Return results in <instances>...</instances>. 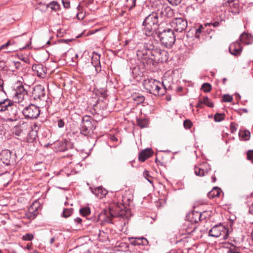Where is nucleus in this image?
Wrapping results in <instances>:
<instances>
[{"label":"nucleus","instance_id":"nucleus-1","mask_svg":"<svg viewBox=\"0 0 253 253\" xmlns=\"http://www.w3.org/2000/svg\"><path fill=\"white\" fill-rule=\"evenodd\" d=\"M158 13L152 12L147 16L143 22V33L147 36H154L159 28Z\"/></svg>","mask_w":253,"mask_h":253},{"label":"nucleus","instance_id":"nucleus-2","mask_svg":"<svg viewBox=\"0 0 253 253\" xmlns=\"http://www.w3.org/2000/svg\"><path fill=\"white\" fill-rule=\"evenodd\" d=\"M0 112H4L7 121H17L16 111L14 103L9 99H5L0 102Z\"/></svg>","mask_w":253,"mask_h":253},{"label":"nucleus","instance_id":"nucleus-3","mask_svg":"<svg viewBox=\"0 0 253 253\" xmlns=\"http://www.w3.org/2000/svg\"><path fill=\"white\" fill-rule=\"evenodd\" d=\"M144 86L147 92L156 96L164 95L166 92L164 83L162 84L160 82L152 79L145 80Z\"/></svg>","mask_w":253,"mask_h":253},{"label":"nucleus","instance_id":"nucleus-4","mask_svg":"<svg viewBox=\"0 0 253 253\" xmlns=\"http://www.w3.org/2000/svg\"><path fill=\"white\" fill-rule=\"evenodd\" d=\"M157 34L162 44L166 47H171L175 42V36L173 31L171 29L168 28L163 31H158Z\"/></svg>","mask_w":253,"mask_h":253},{"label":"nucleus","instance_id":"nucleus-5","mask_svg":"<svg viewBox=\"0 0 253 253\" xmlns=\"http://www.w3.org/2000/svg\"><path fill=\"white\" fill-rule=\"evenodd\" d=\"M156 47L152 41H149L145 42L143 44V48L142 50H138L137 55L138 58H141L143 64L146 62H148V59L156 49Z\"/></svg>","mask_w":253,"mask_h":253},{"label":"nucleus","instance_id":"nucleus-6","mask_svg":"<svg viewBox=\"0 0 253 253\" xmlns=\"http://www.w3.org/2000/svg\"><path fill=\"white\" fill-rule=\"evenodd\" d=\"M168 52L164 50L157 47L148 59V61L157 63H164L168 61Z\"/></svg>","mask_w":253,"mask_h":253},{"label":"nucleus","instance_id":"nucleus-7","mask_svg":"<svg viewBox=\"0 0 253 253\" xmlns=\"http://www.w3.org/2000/svg\"><path fill=\"white\" fill-rule=\"evenodd\" d=\"M209 235L213 237H221L225 240L228 237V229L221 224L214 226L209 232Z\"/></svg>","mask_w":253,"mask_h":253},{"label":"nucleus","instance_id":"nucleus-8","mask_svg":"<svg viewBox=\"0 0 253 253\" xmlns=\"http://www.w3.org/2000/svg\"><path fill=\"white\" fill-rule=\"evenodd\" d=\"M22 113L26 119H37L40 114V109L38 106L31 104L26 106L22 110Z\"/></svg>","mask_w":253,"mask_h":253},{"label":"nucleus","instance_id":"nucleus-9","mask_svg":"<svg viewBox=\"0 0 253 253\" xmlns=\"http://www.w3.org/2000/svg\"><path fill=\"white\" fill-rule=\"evenodd\" d=\"M171 25L176 32L181 33L186 29L187 21L182 18H176L172 20Z\"/></svg>","mask_w":253,"mask_h":253},{"label":"nucleus","instance_id":"nucleus-10","mask_svg":"<svg viewBox=\"0 0 253 253\" xmlns=\"http://www.w3.org/2000/svg\"><path fill=\"white\" fill-rule=\"evenodd\" d=\"M93 126L91 121L89 120L83 119L81 126V133L84 135H87L89 132L93 130Z\"/></svg>","mask_w":253,"mask_h":253},{"label":"nucleus","instance_id":"nucleus-11","mask_svg":"<svg viewBox=\"0 0 253 253\" xmlns=\"http://www.w3.org/2000/svg\"><path fill=\"white\" fill-rule=\"evenodd\" d=\"M32 96L35 100L38 99L41 100L45 96L44 87L40 84L36 85L33 88Z\"/></svg>","mask_w":253,"mask_h":253},{"label":"nucleus","instance_id":"nucleus-12","mask_svg":"<svg viewBox=\"0 0 253 253\" xmlns=\"http://www.w3.org/2000/svg\"><path fill=\"white\" fill-rule=\"evenodd\" d=\"M243 47L239 41L232 43L229 47L230 53L234 56H239L242 51Z\"/></svg>","mask_w":253,"mask_h":253},{"label":"nucleus","instance_id":"nucleus-13","mask_svg":"<svg viewBox=\"0 0 253 253\" xmlns=\"http://www.w3.org/2000/svg\"><path fill=\"white\" fill-rule=\"evenodd\" d=\"M128 241L133 246H147L148 244L147 239L143 237H129Z\"/></svg>","mask_w":253,"mask_h":253},{"label":"nucleus","instance_id":"nucleus-14","mask_svg":"<svg viewBox=\"0 0 253 253\" xmlns=\"http://www.w3.org/2000/svg\"><path fill=\"white\" fill-rule=\"evenodd\" d=\"M100 55L96 52H93L91 58V64L95 68L97 73H99L101 70L100 65Z\"/></svg>","mask_w":253,"mask_h":253},{"label":"nucleus","instance_id":"nucleus-15","mask_svg":"<svg viewBox=\"0 0 253 253\" xmlns=\"http://www.w3.org/2000/svg\"><path fill=\"white\" fill-rule=\"evenodd\" d=\"M11 159V153L7 150L2 151L0 153V160L5 165L10 164Z\"/></svg>","mask_w":253,"mask_h":253},{"label":"nucleus","instance_id":"nucleus-16","mask_svg":"<svg viewBox=\"0 0 253 253\" xmlns=\"http://www.w3.org/2000/svg\"><path fill=\"white\" fill-rule=\"evenodd\" d=\"M153 154L152 149L150 148H146L141 151L139 153L138 159L141 162H144L146 159L150 158Z\"/></svg>","mask_w":253,"mask_h":253},{"label":"nucleus","instance_id":"nucleus-17","mask_svg":"<svg viewBox=\"0 0 253 253\" xmlns=\"http://www.w3.org/2000/svg\"><path fill=\"white\" fill-rule=\"evenodd\" d=\"M39 206L37 204H33L28 209L27 216L31 219H34L38 215V209Z\"/></svg>","mask_w":253,"mask_h":253},{"label":"nucleus","instance_id":"nucleus-18","mask_svg":"<svg viewBox=\"0 0 253 253\" xmlns=\"http://www.w3.org/2000/svg\"><path fill=\"white\" fill-rule=\"evenodd\" d=\"M253 41L252 36L250 34L244 33L241 35L239 41L246 44H251Z\"/></svg>","mask_w":253,"mask_h":253},{"label":"nucleus","instance_id":"nucleus-19","mask_svg":"<svg viewBox=\"0 0 253 253\" xmlns=\"http://www.w3.org/2000/svg\"><path fill=\"white\" fill-rule=\"evenodd\" d=\"M26 98H27V94H17L14 93L13 95V99L15 102H17L19 104H21V105L23 106L25 100Z\"/></svg>","mask_w":253,"mask_h":253},{"label":"nucleus","instance_id":"nucleus-20","mask_svg":"<svg viewBox=\"0 0 253 253\" xmlns=\"http://www.w3.org/2000/svg\"><path fill=\"white\" fill-rule=\"evenodd\" d=\"M221 190L218 187H214L211 191L208 193V197L210 199H213L218 197L220 194Z\"/></svg>","mask_w":253,"mask_h":253},{"label":"nucleus","instance_id":"nucleus-21","mask_svg":"<svg viewBox=\"0 0 253 253\" xmlns=\"http://www.w3.org/2000/svg\"><path fill=\"white\" fill-rule=\"evenodd\" d=\"M25 128L26 125L24 124L22 125L17 126L13 128V133L15 135L20 136L23 133Z\"/></svg>","mask_w":253,"mask_h":253},{"label":"nucleus","instance_id":"nucleus-22","mask_svg":"<svg viewBox=\"0 0 253 253\" xmlns=\"http://www.w3.org/2000/svg\"><path fill=\"white\" fill-rule=\"evenodd\" d=\"M33 69L34 71H36L38 76L43 78L45 73L43 70V67L41 65H38L35 66H33Z\"/></svg>","mask_w":253,"mask_h":253},{"label":"nucleus","instance_id":"nucleus-23","mask_svg":"<svg viewBox=\"0 0 253 253\" xmlns=\"http://www.w3.org/2000/svg\"><path fill=\"white\" fill-rule=\"evenodd\" d=\"M237 0H224L223 5L226 7H234L235 8L238 7V3Z\"/></svg>","mask_w":253,"mask_h":253},{"label":"nucleus","instance_id":"nucleus-24","mask_svg":"<svg viewBox=\"0 0 253 253\" xmlns=\"http://www.w3.org/2000/svg\"><path fill=\"white\" fill-rule=\"evenodd\" d=\"M14 93L27 94V91L22 84L21 83L16 86L14 91Z\"/></svg>","mask_w":253,"mask_h":253},{"label":"nucleus","instance_id":"nucleus-25","mask_svg":"<svg viewBox=\"0 0 253 253\" xmlns=\"http://www.w3.org/2000/svg\"><path fill=\"white\" fill-rule=\"evenodd\" d=\"M93 193L100 198L105 196L107 194L106 191L100 187L95 188Z\"/></svg>","mask_w":253,"mask_h":253},{"label":"nucleus","instance_id":"nucleus-26","mask_svg":"<svg viewBox=\"0 0 253 253\" xmlns=\"http://www.w3.org/2000/svg\"><path fill=\"white\" fill-rule=\"evenodd\" d=\"M137 124L141 128L146 127L148 125V121L146 119H137Z\"/></svg>","mask_w":253,"mask_h":253},{"label":"nucleus","instance_id":"nucleus-27","mask_svg":"<svg viewBox=\"0 0 253 253\" xmlns=\"http://www.w3.org/2000/svg\"><path fill=\"white\" fill-rule=\"evenodd\" d=\"M194 172L196 175L199 176H203L205 175L206 173H207L208 172V171L204 170L201 168L195 167V169H194Z\"/></svg>","mask_w":253,"mask_h":253},{"label":"nucleus","instance_id":"nucleus-28","mask_svg":"<svg viewBox=\"0 0 253 253\" xmlns=\"http://www.w3.org/2000/svg\"><path fill=\"white\" fill-rule=\"evenodd\" d=\"M239 135L244 140H247L250 138V132L249 130H240Z\"/></svg>","mask_w":253,"mask_h":253},{"label":"nucleus","instance_id":"nucleus-29","mask_svg":"<svg viewBox=\"0 0 253 253\" xmlns=\"http://www.w3.org/2000/svg\"><path fill=\"white\" fill-rule=\"evenodd\" d=\"M37 134L35 131L31 130L28 135L27 141L29 143L33 142L34 140L36 138Z\"/></svg>","mask_w":253,"mask_h":253},{"label":"nucleus","instance_id":"nucleus-30","mask_svg":"<svg viewBox=\"0 0 253 253\" xmlns=\"http://www.w3.org/2000/svg\"><path fill=\"white\" fill-rule=\"evenodd\" d=\"M80 212L84 216H86L90 213V210L89 207H86L81 208Z\"/></svg>","mask_w":253,"mask_h":253},{"label":"nucleus","instance_id":"nucleus-31","mask_svg":"<svg viewBox=\"0 0 253 253\" xmlns=\"http://www.w3.org/2000/svg\"><path fill=\"white\" fill-rule=\"evenodd\" d=\"M203 100V103L204 104H205L206 105H207V106H208L209 107H211V108L213 107V102L211 101V99H210L208 97H207V96L204 97Z\"/></svg>","mask_w":253,"mask_h":253},{"label":"nucleus","instance_id":"nucleus-32","mask_svg":"<svg viewBox=\"0 0 253 253\" xmlns=\"http://www.w3.org/2000/svg\"><path fill=\"white\" fill-rule=\"evenodd\" d=\"M73 209H64L62 212V216L65 218H67L70 216L73 213Z\"/></svg>","mask_w":253,"mask_h":253},{"label":"nucleus","instance_id":"nucleus-33","mask_svg":"<svg viewBox=\"0 0 253 253\" xmlns=\"http://www.w3.org/2000/svg\"><path fill=\"white\" fill-rule=\"evenodd\" d=\"M133 100L136 102V103L139 104L142 103L145 99L143 95H136L133 97Z\"/></svg>","mask_w":253,"mask_h":253},{"label":"nucleus","instance_id":"nucleus-34","mask_svg":"<svg viewBox=\"0 0 253 253\" xmlns=\"http://www.w3.org/2000/svg\"><path fill=\"white\" fill-rule=\"evenodd\" d=\"M143 176L150 183L152 184L153 183V178L150 176L149 172L148 170H145L144 171Z\"/></svg>","mask_w":253,"mask_h":253},{"label":"nucleus","instance_id":"nucleus-35","mask_svg":"<svg viewBox=\"0 0 253 253\" xmlns=\"http://www.w3.org/2000/svg\"><path fill=\"white\" fill-rule=\"evenodd\" d=\"M225 115L224 114L216 113L214 117V119L215 122H219L223 120L224 119Z\"/></svg>","mask_w":253,"mask_h":253},{"label":"nucleus","instance_id":"nucleus-36","mask_svg":"<svg viewBox=\"0 0 253 253\" xmlns=\"http://www.w3.org/2000/svg\"><path fill=\"white\" fill-rule=\"evenodd\" d=\"M106 216L108 218L107 221L110 222L112 218L115 216L113 211L110 208L109 211H107L105 213Z\"/></svg>","mask_w":253,"mask_h":253},{"label":"nucleus","instance_id":"nucleus-37","mask_svg":"<svg viewBox=\"0 0 253 253\" xmlns=\"http://www.w3.org/2000/svg\"><path fill=\"white\" fill-rule=\"evenodd\" d=\"M202 88L205 92H209L211 89V85L209 83H204L202 86Z\"/></svg>","mask_w":253,"mask_h":253},{"label":"nucleus","instance_id":"nucleus-38","mask_svg":"<svg viewBox=\"0 0 253 253\" xmlns=\"http://www.w3.org/2000/svg\"><path fill=\"white\" fill-rule=\"evenodd\" d=\"M228 253H242L240 252V250L239 248L234 246H232L229 249L228 251Z\"/></svg>","mask_w":253,"mask_h":253},{"label":"nucleus","instance_id":"nucleus-39","mask_svg":"<svg viewBox=\"0 0 253 253\" xmlns=\"http://www.w3.org/2000/svg\"><path fill=\"white\" fill-rule=\"evenodd\" d=\"M247 158L252 164L253 163V150H250L247 152Z\"/></svg>","mask_w":253,"mask_h":253},{"label":"nucleus","instance_id":"nucleus-40","mask_svg":"<svg viewBox=\"0 0 253 253\" xmlns=\"http://www.w3.org/2000/svg\"><path fill=\"white\" fill-rule=\"evenodd\" d=\"M183 125L186 129H189L193 125L192 122L190 120H186L184 121Z\"/></svg>","mask_w":253,"mask_h":253},{"label":"nucleus","instance_id":"nucleus-41","mask_svg":"<svg viewBox=\"0 0 253 253\" xmlns=\"http://www.w3.org/2000/svg\"><path fill=\"white\" fill-rule=\"evenodd\" d=\"M34 238L33 234L30 233H27L23 235L22 239L24 241H31Z\"/></svg>","mask_w":253,"mask_h":253},{"label":"nucleus","instance_id":"nucleus-42","mask_svg":"<svg viewBox=\"0 0 253 253\" xmlns=\"http://www.w3.org/2000/svg\"><path fill=\"white\" fill-rule=\"evenodd\" d=\"M232 100L233 97L229 94H224L223 96V100L224 102H230Z\"/></svg>","mask_w":253,"mask_h":253},{"label":"nucleus","instance_id":"nucleus-43","mask_svg":"<svg viewBox=\"0 0 253 253\" xmlns=\"http://www.w3.org/2000/svg\"><path fill=\"white\" fill-rule=\"evenodd\" d=\"M238 128V125L235 123H231L230 124V131L231 133H234L236 131Z\"/></svg>","mask_w":253,"mask_h":253},{"label":"nucleus","instance_id":"nucleus-44","mask_svg":"<svg viewBox=\"0 0 253 253\" xmlns=\"http://www.w3.org/2000/svg\"><path fill=\"white\" fill-rule=\"evenodd\" d=\"M11 64L15 67L16 70H20L22 67L21 63L19 61H13Z\"/></svg>","mask_w":253,"mask_h":253},{"label":"nucleus","instance_id":"nucleus-45","mask_svg":"<svg viewBox=\"0 0 253 253\" xmlns=\"http://www.w3.org/2000/svg\"><path fill=\"white\" fill-rule=\"evenodd\" d=\"M160 7L161 9H159L158 10V12L160 13L161 14H162L163 15H165L164 10H166L167 9L170 10V8L169 7H165L162 4H161L160 5Z\"/></svg>","mask_w":253,"mask_h":253},{"label":"nucleus","instance_id":"nucleus-46","mask_svg":"<svg viewBox=\"0 0 253 253\" xmlns=\"http://www.w3.org/2000/svg\"><path fill=\"white\" fill-rule=\"evenodd\" d=\"M172 5H178L182 0H167Z\"/></svg>","mask_w":253,"mask_h":253},{"label":"nucleus","instance_id":"nucleus-47","mask_svg":"<svg viewBox=\"0 0 253 253\" xmlns=\"http://www.w3.org/2000/svg\"><path fill=\"white\" fill-rule=\"evenodd\" d=\"M220 23L218 21H215L213 23H208L205 24V26H211V25L213 27H217L219 26Z\"/></svg>","mask_w":253,"mask_h":253},{"label":"nucleus","instance_id":"nucleus-48","mask_svg":"<svg viewBox=\"0 0 253 253\" xmlns=\"http://www.w3.org/2000/svg\"><path fill=\"white\" fill-rule=\"evenodd\" d=\"M64 7L66 8H69L70 7V1L68 0H62Z\"/></svg>","mask_w":253,"mask_h":253},{"label":"nucleus","instance_id":"nucleus-49","mask_svg":"<svg viewBox=\"0 0 253 253\" xmlns=\"http://www.w3.org/2000/svg\"><path fill=\"white\" fill-rule=\"evenodd\" d=\"M203 100L202 99H199L198 102L196 105V108H203Z\"/></svg>","mask_w":253,"mask_h":253},{"label":"nucleus","instance_id":"nucleus-50","mask_svg":"<svg viewBox=\"0 0 253 253\" xmlns=\"http://www.w3.org/2000/svg\"><path fill=\"white\" fill-rule=\"evenodd\" d=\"M65 123L63 120L59 119L58 120V126L60 128H62L64 127Z\"/></svg>","mask_w":253,"mask_h":253},{"label":"nucleus","instance_id":"nucleus-51","mask_svg":"<svg viewBox=\"0 0 253 253\" xmlns=\"http://www.w3.org/2000/svg\"><path fill=\"white\" fill-rule=\"evenodd\" d=\"M51 7L54 9H57L58 7V4L57 2L53 1L50 3Z\"/></svg>","mask_w":253,"mask_h":253},{"label":"nucleus","instance_id":"nucleus-52","mask_svg":"<svg viewBox=\"0 0 253 253\" xmlns=\"http://www.w3.org/2000/svg\"><path fill=\"white\" fill-rule=\"evenodd\" d=\"M6 67V63L3 61H0V70H4Z\"/></svg>","mask_w":253,"mask_h":253},{"label":"nucleus","instance_id":"nucleus-53","mask_svg":"<svg viewBox=\"0 0 253 253\" xmlns=\"http://www.w3.org/2000/svg\"><path fill=\"white\" fill-rule=\"evenodd\" d=\"M3 84H4L3 81L0 78V90L3 92H5L4 88H3Z\"/></svg>","mask_w":253,"mask_h":253},{"label":"nucleus","instance_id":"nucleus-54","mask_svg":"<svg viewBox=\"0 0 253 253\" xmlns=\"http://www.w3.org/2000/svg\"><path fill=\"white\" fill-rule=\"evenodd\" d=\"M204 28L202 26H200V27L196 30V34L201 33L203 32Z\"/></svg>","mask_w":253,"mask_h":253},{"label":"nucleus","instance_id":"nucleus-55","mask_svg":"<svg viewBox=\"0 0 253 253\" xmlns=\"http://www.w3.org/2000/svg\"><path fill=\"white\" fill-rule=\"evenodd\" d=\"M74 221L78 224H81L82 222V219L80 217H77V218H75Z\"/></svg>","mask_w":253,"mask_h":253},{"label":"nucleus","instance_id":"nucleus-56","mask_svg":"<svg viewBox=\"0 0 253 253\" xmlns=\"http://www.w3.org/2000/svg\"><path fill=\"white\" fill-rule=\"evenodd\" d=\"M14 43V42H12L11 40H9L7 41V42L5 43L6 45L8 47V46L12 45Z\"/></svg>","mask_w":253,"mask_h":253},{"label":"nucleus","instance_id":"nucleus-57","mask_svg":"<svg viewBox=\"0 0 253 253\" xmlns=\"http://www.w3.org/2000/svg\"><path fill=\"white\" fill-rule=\"evenodd\" d=\"M7 46L6 45V44H2L0 46V51L4 48H7Z\"/></svg>","mask_w":253,"mask_h":253},{"label":"nucleus","instance_id":"nucleus-58","mask_svg":"<svg viewBox=\"0 0 253 253\" xmlns=\"http://www.w3.org/2000/svg\"><path fill=\"white\" fill-rule=\"evenodd\" d=\"M249 211L250 213L253 214V202L251 207L250 208Z\"/></svg>","mask_w":253,"mask_h":253},{"label":"nucleus","instance_id":"nucleus-59","mask_svg":"<svg viewBox=\"0 0 253 253\" xmlns=\"http://www.w3.org/2000/svg\"><path fill=\"white\" fill-rule=\"evenodd\" d=\"M55 241V238L53 237L50 240V244H52Z\"/></svg>","mask_w":253,"mask_h":253},{"label":"nucleus","instance_id":"nucleus-60","mask_svg":"<svg viewBox=\"0 0 253 253\" xmlns=\"http://www.w3.org/2000/svg\"><path fill=\"white\" fill-rule=\"evenodd\" d=\"M226 81H227V79H226V78H223V79H222V83H223V84H225V83H226Z\"/></svg>","mask_w":253,"mask_h":253},{"label":"nucleus","instance_id":"nucleus-61","mask_svg":"<svg viewBox=\"0 0 253 253\" xmlns=\"http://www.w3.org/2000/svg\"><path fill=\"white\" fill-rule=\"evenodd\" d=\"M196 214H197V215L198 216H199V220H200V217H201V213H199V212H197Z\"/></svg>","mask_w":253,"mask_h":253},{"label":"nucleus","instance_id":"nucleus-62","mask_svg":"<svg viewBox=\"0 0 253 253\" xmlns=\"http://www.w3.org/2000/svg\"><path fill=\"white\" fill-rule=\"evenodd\" d=\"M28 46H29V44H27L26 46H24V47H22V49H25L26 48V47H27Z\"/></svg>","mask_w":253,"mask_h":253},{"label":"nucleus","instance_id":"nucleus-63","mask_svg":"<svg viewBox=\"0 0 253 253\" xmlns=\"http://www.w3.org/2000/svg\"><path fill=\"white\" fill-rule=\"evenodd\" d=\"M212 178L213 181V182H214V181H215V178L214 177H213H213H212Z\"/></svg>","mask_w":253,"mask_h":253},{"label":"nucleus","instance_id":"nucleus-64","mask_svg":"<svg viewBox=\"0 0 253 253\" xmlns=\"http://www.w3.org/2000/svg\"><path fill=\"white\" fill-rule=\"evenodd\" d=\"M31 253H38V252L37 251H34L33 252Z\"/></svg>","mask_w":253,"mask_h":253}]
</instances>
